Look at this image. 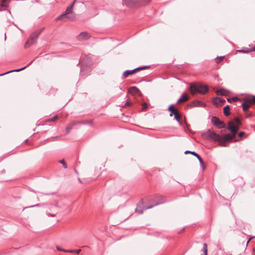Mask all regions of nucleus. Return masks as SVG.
I'll use <instances>...</instances> for the list:
<instances>
[{
    "label": "nucleus",
    "instance_id": "nucleus-1",
    "mask_svg": "<svg viewBox=\"0 0 255 255\" xmlns=\"http://www.w3.org/2000/svg\"><path fill=\"white\" fill-rule=\"evenodd\" d=\"M228 128L232 132V134L230 133L225 134L223 136H222V140L220 142V145L222 146H226V142L230 141L234 138L238 131V128L235 126L233 122L229 121L228 123Z\"/></svg>",
    "mask_w": 255,
    "mask_h": 255
},
{
    "label": "nucleus",
    "instance_id": "nucleus-2",
    "mask_svg": "<svg viewBox=\"0 0 255 255\" xmlns=\"http://www.w3.org/2000/svg\"><path fill=\"white\" fill-rule=\"evenodd\" d=\"M190 90L193 94L196 93L205 94L208 92L209 88L207 85H203L200 83H194L190 85Z\"/></svg>",
    "mask_w": 255,
    "mask_h": 255
},
{
    "label": "nucleus",
    "instance_id": "nucleus-3",
    "mask_svg": "<svg viewBox=\"0 0 255 255\" xmlns=\"http://www.w3.org/2000/svg\"><path fill=\"white\" fill-rule=\"evenodd\" d=\"M202 135L205 136V137L208 140H212L214 141L218 142L220 144L222 139V136L221 135L216 133L215 131L210 129H208L206 132L202 134Z\"/></svg>",
    "mask_w": 255,
    "mask_h": 255
},
{
    "label": "nucleus",
    "instance_id": "nucleus-4",
    "mask_svg": "<svg viewBox=\"0 0 255 255\" xmlns=\"http://www.w3.org/2000/svg\"><path fill=\"white\" fill-rule=\"evenodd\" d=\"M43 29L44 28H42L40 30H36L31 34L30 38L26 41L25 44V48H28L37 42V39Z\"/></svg>",
    "mask_w": 255,
    "mask_h": 255
},
{
    "label": "nucleus",
    "instance_id": "nucleus-5",
    "mask_svg": "<svg viewBox=\"0 0 255 255\" xmlns=\"http://www.w3.org/2000/svg\"><path fill=\"white\" fill-rule=\"evenodd\" d=\"M164 202V201L158 202L156 203L154 205H151L149 206H146V207H143V203L142 202H141V203H139L137 204V207L135 209V211L136 213H137L138 214H141L143 213V210H146L148 209L151 208L155 206H156V205H159L160 204L163 203Z\"/></svg>",
    "mask_w": 255,
    "mask_h": 255
},
{
    "label": "nucleus",
    "instance_id": "nucleus-6",
    "mask_svg": "<svg viewBox=\"0 0 255 255\" xmlns=\"http://www.w3.org/2000/svg\"><path fill=\"white\" fill-rule=\"evenodd\" d=\"M211 122L213 125L216 126L219 128H225L226 127L225 123L217 117H213L211 119Z\"/></svg>",
    "mask_w": 255,
    "mask_h": 255
},
{
    "label": "nucleus",
    "instance_id": "nucleus-7",
    "mask_svg": "<svg viewBox=\"0 0 255 255\" xmlns=\"http://www.w3.org/2000/svg\"><path fill=\"white\" fill-rule=\"evenodd\" d=\"M80 63L81 64V72L84 71L87 67H89L92 64V60L89 57L82 59L80 61Z\"/></svg>",
    "mask_w": 255,
    "mask_h": 255
},
{
    "label": "nucleus",
    "instance_id": "nucleus-8",
    "mask_svg": "<svg viewBox=\"0 0 255 255\" xmlns=\"http://www.w3.org/2000/svg\"><path fill=\"white\" fill-rule=\"evenodd\" d=\"M74 2H73L71 5L68 6L67 7V8H66L64 13H63V14L60 15V16H59L56 18V20L64 19L65 16H66V15H68V14H70L71 12H72V9H73V7L74 6Z\"/></svg>",
    "mask_w": 255,
    "mask_h": 255
},
{
    "label": "nucleus",
    "instance_id": "nucleus-9",
    "mask_svg": "<svg viewBox=\"0 0 255 255\" xmlns=\"http://www.w3.org/2000/svg\"><path fill=\"white\" fill-rule=\"evenodd\" d=\"M148 66H144V67H141L139 68H135L132 70H126L125 71L123 74V76L124 78H126L128 77L129 75H131L135 72V71L139 70H143L148 68Z\"/></svg>",
    "mask_w": 255,
    "mask_h": 255
},
{
    "label": "nucleus",
    "instance_id": "nucleus-10",
    "mask_svg": "<svg viewBox=\"0 0 255 255\" xmlns=\"http://www.w3.org/2000/svg\"><path fill=\"white\" fill-rule=\"evenodd\" d=\"M184 153L185 154L190 153V154L193 155L194 156H195V157H196L197 158V159H198V160L201 164V166L202 167L203 169H205V165L204 163V161H203V159H202V158L200 157V156L198 154H197L195 151H189V150L185 151Z\"/></svg>",
    "mask_w": 255,
    "mask_h": 255
},
{
    "label": "nucleus",
    "instance_id": "nucleus-11",
    "mask_svg": "<svg viewBox=\"0 0 255 255\" xmlns=\"http://www.w3.org/2000/svg\"><path fill=\"white\" fill-rule=\"evenodd\" d=\"M249 98H250L248 99H245L244 100L245 101V102L241 105V106L243 107V109L244 112H247L249 108H250L251 107V103L252 102H249L248 101V100Z\"/></svg>",
    "mask_w": 255,
    "mask_h": 255
},
{
    "label": "nucleus",
    "instance_id": "nucleus-12",
    "mask_svg": "<svg viewBox=\"0 0 255 255\" xmlns=\"http://www.w3.org/2000/svg\"><path fill=\"white\" fill-rule=\"evenodd\" d=\"M33 61H34V60H32L26 66H24V67H22L21 68L17 69H15V70H11V71H8V72H5L4 73L0 74V76H2V75H5L6 74H8V73H11V72H19L20 71H22V70L25 69L27 67H28L29 66H30L32 63Z\"/></svg>",
    "mask_w": 255,
    "mask_h": 255
},
{
    "label": "nucleus",
    "instance_id": "nucleus-13",
    "mask_svg": "<svg viewBox=\"0 0 255 255\" xmlns=\"http://www.w3.org/2000/svg\"><path fill=\"white\" fill-rule=\"evenodd\" d=\"M79 39L87 40L90 37L89 34L87 32H82L78 35Z\"/></svg>",
    "mask_w": 255,
    "mask_h": 255
},
{
    "label": "nucleus",
    "instance_id": "nucleus-14",
    "mask_svg": "<svg viewBox=\"0 0 255 255\" xmlns=\"http://www.w3.org/2000/svg\"><path fill=\"white\" fill-rule=\"evenodd\" d=\"M188 100V97L186 93L183 94L181 97L178 100L177 104H179L182 102H184Z\"/></svg>",
    "mask_w": 255,
    "mask_h": 255
},
{
    "label": "nucleus",
    "instance_id": "nucleus-15",
    "mask_svg": "<svg viewBox=\"0 0 255 255\" xmlns=\"http://www.w3.org/2000/svg\"><path fill=\"white\" fill-rule=\"evenodd\" d=\"M216 93L217 94H220L221 95L227 96L229 94L230 92L227 90L222 88V89H220L216 91Z\"/></svg>",
    "mask_w": 255,
    "mask_h": 255
},
{
    "label": "nucleus",
    "instance_id": "nucleus-16",
    "mask_svg": "<svg viewBox=\"0 0 255 255\" xmlns=\"http://www.w3.org/2000/svg\"><path fill=\"white\" fill-rule=\"evenodd\" d=\"M225 102H226L225 100H224V99H223L222 98H220V97H217V98H215L213 101L214 104H215V105H217L219 103H224Z\"/></svg>",
    "mask_w": 255,
    "mask_h": 255
},
{
    "label": "nucleus",
    "instance_id": "nucleus-17",
    "mask_svg": "<svg viewBox=\"0 0 255 255\" xmlns=\"http://www.w3.org/2000/svg\"><path fill=\"white\" fill-rule=\"evenodd\" d=\"M174 105H171L169 106V107L168 108V110L170 113V115H169L170 117H172L174 114V113H176V112H177V111H176L174 110Z\"/></svg>",
    "mask_w": 255,
    "mask_h": 255
},
{
    "label": "nucleus",
    "instance_id": "nucleus-18",
    "mask_svg": "<svg viewBox=\"0 0 255 255\" xmlns=\"http://www.w3.org/2000/svg\"><path fill=\"white\" fill-rule=\"evenodd\" d=\"M8 0H0V11L2 10L1 8L7 6Z\"/></svg>",
    "mask_w": 255,
    "mask_h": 255
},
{
    "label": "nucleus",
    "instance_id": "nucleus-19",
    "mask_svg": "<svg viewBox=\"0 0 255 255\" xmlns=\"http://www.w3.org/2000/svg\"><path fill=\"white\" fill-rule=\"evenodd\" d=\"M129 92L133 94H137L139 92V90L136 87H132L129 89Z\"/></svg>",
    "mask_w": 255,
    "mask_h": 255
},
{
    "label": "nucleus",
    "instance_id": "nucleus-20",
    "mask_svg": "<svg viewBox=\"0 0 255 255\" xmlns=\"http://www.w3.org/2000/svg\"><path fill=\"white\" fill-rule=\"evenodd\" d=\"M224 114L226 116H228L230 115L229 105H227L224 108Z\"/></svg>",
    "mask_w": 255,
    "mask_h": 255
},
{
    "label": "nucleus",
    "instance_id": "nucleus-21",
    "mask_svg": "<svg viewBox=\"0 0 255 255\" xmlns=\"http://www.w3.org/2000/svg\"><path fill=\"white\" fill-rule=\"evenodd\" d=\"M64 18H67L69 20H73L75 18V14L73 12L65 16Z\"/></svg>",
    "mask_w": 255,
    "mask_h": 255
},
{
    "label": "nucleus",
    "instance_id": "nucleus-22",
    "mask_svg": "<svg viewBox=\"0 0 255 255\" xmlns=\"http://www.w3.org/2000/svg\"><path fill=\"white\" fill-rule=\"evenodd\" d=\"M234 122H233L234 125L239 128V127L241 125V122L239 118H235L234 119Z\"/></svg>",
    "mask_w": 255,
    "mask_h": 255
},
{
    "label": "nucleus",
    "instance_id": "nucleus-23",
    "mask_svg": "<svg viewBox=\"0 0 255 255\" xmlns=\"http://www.w3.org/2000/svg\"><path fill=\"white\" fill-rule=\"evenodd\" d=\"M58 208V203H56L54 205H51L49 207V209L53 212H56L57 210H56V209Z\"/></svg>",
    "mask_w": 255,
    "mask_h": 255
},
{
    "label": "nucleus",
    "instance_id": "nucleus-24",
    "mask_svg": "<svg viewBox=\"0 0 255 255\" xmlns=\"http://www.w3.org/2000/svg\"><path fill=\"white\" fill-rule=\"evenodd\" d=\"M202 251L204 253V255H207L208 248H207V245L206 243L203 244Z\"/></svg>",
    "mask_w": 255,
    "mask_h": 255
},
{
    "label": "nucleus",
    "instance_id": "nucleus-25",
    "mask_svg": "<svg viewBox=\"0 0 255 255\" xmlns=\"http://www.w3.org/2000/svg\"><path fill=\"white\" fill-rule=\"evenodd\" d=\"M240 99L237 97H234L232 98H228L227 101L229 103L235 102L239 101Z\"/></svg>",
    "mask_w": 255,
    "mask_h": 255
},
{
    "label": "nucleus",
    "instance_id": "nucleus-26",
    "mask_svg": "<svg viewBox=\"0 0 255 255\" xmlns=\"http://www.w3.org/2000/svg\"><path fill=\"white\" fill-rule=\"evenodd\" d=\"M174 118L176 120V121L178 122L179 124H181L180 116L179 115L178 112H176V113H174Z\"/></svg>",
    "mask_w": 255,
    "mask_h": 255
},
{
    "label": "nucleus",
    "instance_id": "nucleus-27",
    "mask_svg": "<svg viewBox=\"0 0 255 255\" xmlns=\"http://www.w3.org/2000/svg\"><path fill=\"white\" fill-rule=\"evenodd\" d=\"M195 106L198 107H205L206 104L200 101H197L196 102Z\"/></svg>",
    "mask_w": 255,
    "mask_h": 255
},
{
    "label": "nucleus",
    "instance_id": "nucleus-28",
    "mask_svg": "<svg viewBox=\"0 0 255 255\" xmlns=\"http://www.w3.org/2000/svg\"><path fill=\"white\" fill-rule=\"evenodd\" d=\"M72 128H73L72 125H71V124H70L67 126L66 128L67 134L68 133L71 131V130L72 129Z\"/></svg>",
    "mask_w": 255,
    "mask_h": 255
},
{
    "label": "nucleus",
    "instance_id": "nucleus-29",
    "mask_svg": "<svg viewBox=\"0 0 255 255\" xmlns=\"http://www.w3.org/2000/svg\"><path fill=\"white\" fill-rule=\"evenodd\" d=\"M79 122H80L79 124H92V121H79Z\"/></svg>",
    "mask_w": 255,
    "mask_h": 255
},
{
    "label": "nucleus",
    "instance_id": "nucleus-30",
    "mask_svg": "<svg viewBox=\"0 0 255 255\" xmlns=\"http://www.w3.org/2000/svg\"><path fill=\"white\" fill-rule=\"evenodd\" d=\"M248 101L249 102H253V103L255 104V96H253L252 97L249 98Z\"/></svg>",
    "mask_w": 255,
    "mask_h": 255
},
{
    "label": "nucleus",
    "instance_id": "nucleus-31",
    "mask_svg": "<svg viewBox=\"0 0 255 255\" xmlns=\"http://www.w3.org/2000/svg\"><path fill=\"white\" fill-rule=\"evenodd\" d=\"M238 51H239V52H242V53H248L250 52V51H252V50H249V49H247V50H244V49H242V50H238Z\"/></svg>",
    "mask_w": 255,
    "mask_h": 255
},
{
    "label": "nucleus",
    "instance_id": "nucleus-32",
    "mask_svg": "<svg viewBox=\"0 0 255 255\" xmlns=\"http://www.w3.org/2000/svg\"><path fill=\"white\" fill-rule=\"evenodd\" d=\"M59 162L63 165L64 168H67V164L64 160H61Z\"/></svg>",
    "mask_w": 255,
    "mask_h": 255
},
{
    "label": "nucleus",
    "instance_id": "nucleus-33",
    "mask_svg": "<svg viewBox=\"0 0 255 255\" xmlns=\"http://www.w3.org/2000/svg\"><path fill=\"white\" fill-rule=\"evenodd\" d=\"M142 107L143 110H146L148 107V105L146 103H144L142 104Z\"/></svg>",
    "mask_w": 255,
    "mask_h": 255
},
{
    "label": "nucleus",
    "instance_id": "nucleus-34",
    "mask_svg": "<svg viewBox=\"0 0 255 255\" xmlns=\"http://www.w3.org/2000/svg\"><path fill=\"white\" fill-rule=\"evenodd\" d=\"M41 206V204H37L36 205H31V206H30L29 207H25V208H32V207H40Z\"/></svg>",
    "mask_w": 255,
    "mask_h": 255
},
{
    "label": "nucleus",
    "instance_id": "nucleus-35",
    "mask_svg": "<svg viewBox=\"0 0 255 255\" xmlns=\"http://www.w3.org/2000/svg\"><path fill=\"white\" fill-rule=\"evenodd\" d=\"M71 125H72V126H74L75 125H77L78 124H80V122L79 121H73L72 123H70Z\"/></svg>",
    "mask_w": 255,
    "mask_h": 255
},
{
    "label": "nucleus",
    "instance_id": "nucleus-36",
    "mask_svg": "<svg viewBox=\"0 0 255 255\" xmlns=\"http://www.w3.org/2000/svg\"><path fill=\"white\" fill-rule=\"evenodd\" d=\"M63 252H66V253H74L75 252V251H74L73 250H63Z\"/></svg>",
    "mask_w": 255,
    "mask_h": 255
},
{
    "label": "nucleus",
    "instance_id": "nucleus-37",
    "mask_svg": "<svg viewBox=\"0 0 255 255\" xmlns=\"http://www.w3.org/2000/svg\"><path fill=\"white\" fill-rule=\"evenodd\" d=\"M130 105H131V102L129 101H127L125 104V107L129 106Z\"/></svg>",
    "mask_w": 255,
    "mask_h": 255
},
{
    "label": "nucleus",
    "instance_id": "nucleus-38",
    "mask_svg": "<svg viewBox=\"0 0 255 255\" xmlns=\"http://www.w3.org/2000/svg\"><path fill=\"white\" fill-rule=\"evenodd\" d=\"M47 214L48 216H50V217H55L56 216V214H51L50 213H48V212H47Z\"/></svg>",
    "mask_w": 255,
    "mask_h": 255
},
{
    "label": "nucleus",
    "instance_id": "nucleus-39",
    "mask_svg": "<svg viewBox=\"0 0 255 255\" xmlns=\"http://www.w3.org/2000/svg\"><path fill=\"white\" fill-rule=\"evenodd\" d=\"M58 117L57 116H55L54 117H53L51 119L50 121H55V120H57Z\"/></svg>",
    "mask_w": 255,
    "mask_h": 255
},
{
    "label": "nucleus",
    "instance_id": "nucleus-40",
    "mask_svg": "<svg viewBox=\"0 0 255 255\" xmlns=\"http://www.w3.org/2000/svg\"><path fill=\"white\" fill-rule=\"evenodd\" d=\"M245 134V132H243V131H241V132H240L239 133V136L240 137H242Z\"/></svg>",
    "mask_w": 255,
    "mask_h": 255
},
{
    "label": "nucleus",
    "instance_id": "nucleus-41",
    "mask_svg": "<svg viewBox=\"0 0 255 255\" xmlns=\"http://www.w3.org/2000/svg\"><path fill=\"white\" fill-rule=\"evenodd\" d=\"M56 248H57V249L58 251H63V250H64V249H61V248L60 247H59V246H57V247H56Z\"/></svg>",
    "mask_w": 255,
    "mask_h": 255
},
{
    "label": "nucleus",
    "instance_id": "nucleus-42",
    "mask_svg": "<svg viewBox=\"0 0 255 255\" xmlns=\"http://www.w3.org/2000/svg\"><path fill=\"white\" fill-rule=\"evenodd\" d=\"M74 251H75L74 253H76L77 254H79L81 251V250L79 249V250H74Z\"/></svg>",
    "mask_w": 255,
    "mask_h": 255
},
{
    "label": "nucleus",
    "instance_id": "nucleus-43",
    "mask_svg": "<svg viewBox=\"0 0 255 255\" xmlns=\"http://www.w3.org/2000/svg\"><path fill=\"white\" fill-rule=\"evenodd\" d=\"M221 60L219 59V57H217V58L216 59V62L217 63H219L220 62Z\"/></svg>",
    "mask_w": 255,
    "mask_h": 255
},
{
    "label": "nucleus",
    "instance_id": "nucleus-44",
    "mask_svg": "<svg viewBox=\"0 0 255 255\" xmlns=\"http://www.w3.org/2000/svg\"><path fill=\"white\" fill-rule=\"evenodd\" d=\"M41 194H44V195H46L50 194V193H41Z\"/></svg>",
    "mask_w": 255,
    "mask_h": 255
},
{
    "label": "nucleus",
    "instance_id": "nucleus-45",
    "mask_svg": "<svg viewBox=\"0 0 255 255\" xmlns=\"http://www.w3.org/2000/svg\"><path fill=\"white\" fill-rule=\"evenodd\" d=\"M252 51H255V46L252 48Z\"/></svg>",
    "mask_w": 255,
    "mask_h": 255
},
{
    "label": "nucleus",
    "instance_id": "nucleus-46",
    "mask_svg": "<svg viewBox=\"0 0 255 255\" xmlns=\"http://www.w3.org/2000/svg\"><path fill=\"white\" fill-rule=\"evenodd\" d=\"M223 58H224V57H223V56H221V57H219V59H220V60H222Z\"/></svg>",
    "mask_w": 255,
    "mask_h": 255
},
{
    "label": "nucleus",
    "instance_id": "nucleus-47",
    "mask_svg": "<svg viewBox=\"0 0 255 255\" xmlns=\"http://www.w3.org/2000/svg\"><path fill=\"white\" fill-rule=\"evenodd\" d=\"M75 172H76L77 174H78V172H77V170H76V169H75Z\"/></svg>",
    "mask_w": 255,
    "mask_h": 255
},
{
    "label": "nucleus",
    "instance_id": "nucleus-48",
    "mask_svg": "<svg viewBox=\"0 0 255 255\" xmlns=\"http://www.w3.org/2000/svg\"><path fill=\"white\" fill-rule=\"evenodd\" d=\"M78 180H79V181L80 182H81V180H80V178H79V179H78Z\"/></svg>",
    "mask_w": 255,
    "mask_h": 255
},
{
    "label": "nucleus",
    "instance_id": "nucleus-49",
    "mask_svg": "<svg viewBox=\"0 0 255 255\" xmlns=\"http://www.w3.org/2000/svg\"><path fill=\"white\" fill-rule=\"evenodd\" d=\"M250 240H251V239H250L249 241H248V243H247V244L249 242V241H250Z\"/></svg>",
    "mask_w": 255,
    "mask_h": 255
},
{
    "label": "nucleus",
    "instance_id": "nucleus-50",
    "mask_svg": "<svg viewBox=\"0 0 255 255\" xmlns=\"http://www.w3.org/2000/svg\"><path fill=\"white\" fill-rule=\"evenodd\" d=\"M4 38H5V39H6V35L5 34Z\"/></svg>",
    "mask_w": 255,
    "mask_h": 255
},
{
    "label": "nucleus",
    "instance_id": "nucleus-51",
    "mask_svg": "<svg viewBox=\"0 0 255 255\" xmlns=\"http://www.w3.org/2000/svg\"><path fill=\"white\" fill-rule=\"evenodd\" d=\"M37 200H38V201H39V199L38 197H37Z\"/></svg>",
    "mask_w": 255,
    "mask_h": 255
}]
</instances>
